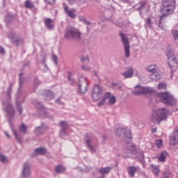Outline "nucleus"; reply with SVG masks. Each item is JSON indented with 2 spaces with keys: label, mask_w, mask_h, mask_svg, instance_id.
I'll use <instances>...</instances> for the list:
<instances>
[{
  "label": "nucleus",
  "mask_w": 178,
  "mask_h": 178,
  "mask_svg": "<svg viewBox=\"0 0 178 178\" xmlns=\"http://www.w3.org/2000/svg\"><path fill=\"white\" fill-rule=\"evenodd\" d=\"M175 9H176V0H163L161 1V12L162 15L160 17L159 23V27H160V29H163V27L161 26L163 17H165L166 15L173 13Z\"/></svg>",
  "instance_id": "nucleus-1"
},
{
  "label": "nucleus",
  "mask_w": 178,
  "mask_h": 178,
  "mask_svg": "<svg viewBox=\"0 0 178 178\" xmlns=\"http://www.w3.org/2000/svg\"><path fill=\"white\" fill-rule=\"evenodd\" d=\"M12 84L10 85L9 88H8V90L6 92L7 98L4 99L2 101L3 104V110L5 111L6 113L7 114L8 119L9 122L13 119V117L15 116V108H13V106L11 103L10 99V94L12 93Z\"/></svg>",
  "instance_id": "nucleus-2"
},
{
  "label": "nucleus",
  "mask_w": 178,
  "mask_h": 178,
  "mask_svg": "<svg viewBox=\"0 0 178 178\" xmlns=\"http://www.w3.org/2000/svg\"><path fill=\"white\" fill-rule=\"evenodd\" d=\"M168 115H170V112H169L168 108H160L152 113L150 122L154 124H161L162 120H166Z\"/></svg>",
  "instance_id": "nucleus-3"
},
{
  "label": "nucleus",
  "mask_w": 178,
  "mask_h": 178,
  "mask_svg": "<svg viewBox=\"0 0 178 178\" xmlns=\"http://www.w3.org/2000/svg\"><path fill=\"white\" fill-rule=\"evenodd\" d=\"M158 97L160 101L165 104L166 106H174L177 104V100L175 98V96L169 92H159Z\"/></svg>",
  "instance_id": "nucleus-4"
},
{
  "label": "nucleus",
  "mask_w": 178,
  "mask_h": 178,
  "mask_svg": "<svg viewBox=\"0 0 178 178\" xmlns=\"http://www.w3.org/2000/svg\"><path fill=\"white\" fill-rule=\"evenodd\" d=\"M66 40H72L73 41H81V33L79 29L70 26L65 30L64 35Z\"/></svg>",
  "instance_id": "nucleus-5"
},
{
  "label": "nucleus",
  "mask_w": 178,
  "mask_h": 178,
  "mask_svg": "<svg viewBox=\"0 0 178 178\" xmlns=\"http://www.w3.org/2000/svg\"><path fill=\"white\" fill-rule=\"evenodd\" d=\"M166 56L168 60L172 58V63L168 62V66L170 67L171 70V77H173V72L177 70L178 67V60L177 58L175 56V52L171 49H168L166 53Z\"/></svg>",
  "instance_id": "nucleus-6"
},
{
  "label": "nucleus",
  "mask_w": 178,
  "mask_h": 178,
  "mask_svg": "<svg viewBox=\"0 0 178 178\" xmlns=\"http://www.w3.org/2000/svg\"><path fill=\"white\" fill-rule=\"evenodd\" d=\"M120 37L121 38V41L123 44L124 47V56L125 58H130V42H129V39L127 38V36H126V33H120Z\"/></svg>",
  "instance_id": "nucleus-7"
},
{
  "label": "nucleus",
  "mask_w": 178,
  "mask_h": 178,
  "mask_svg": "<svg viewBox=\"0 0 178 178\" xmlns=\"http://www.w3.org/2000/svg\"><path fill=\"white\" fill-rule=\"evenodd\" d=\"M102 92H104V89L99 84H95L93 86L91 92V97L93 101H99L101 97H102Z\"/></svg>",
  "instance_id": "nucleus-8"
},
{
  "label": "nucleus",
  "mask_w": 178,
  "mask_h": 178,
  "mask_svg": "<svg viewBox=\"0 0 178 178\" xmlns=\"http://www.w3.org/2000/svg\"><path fill=\"white\" fill-rule=\"evenodd\" d=\"M77 86L79 94H86V92L88 91V82H87V78L81 76Z\"/></svg>",
  "instance_id": "nucleus-9"
},
{
  "label": "nucleus",
  "mask_w": 178,
  "mask_h": 178,
  "mask_svg": "<svg viewBox=\"0 0 178 178\" xmlns=\"http://www.w3.org/2000/svg\"><path fill=\"white\" fill-rule=\"evenodd\" d=\"M152 91L151 88L137 85L135 86V90L132 91V94H134V95H145L146 94H151Z\"/></svg>",
  "instance_id": "nucleus-10"
},
{
  "label": "nucleus",
  "mask_w": 178,
  "mask_h": 178,
  "mask_svg": "<svg viewBox=\"0 0 178 178\" xmlns=\"http://www.w3.org/2000/svg\"><path fill=\"white\" fill-rule=\"evenodd\" d=\"M33 105H35V106H36L39 109V111H40V114L43 118L54 119V117L49 113H48V112H47V110H45L44 105H42V104L38 100H37L36 99H34L33 100Z\"/></svg>",
  "instance_id": "nucleus-11"
},
{
  "label": "nucleus",
  "mask_w": 178,
  "mask_h": 178,
  "mask_svg": "<svg viewBox=\"0 0 178 178\" xmlns=\"http://www.w3.org/2000/svg\"><path fill=\"white\" fill-rule=\"evenodd\" d=\"M60 136L61 138L65 137V136H67V129H69V124L66 121H61L60 122Z\"/></svg>",
  "instance_id": "nucleus-12"
},
{
  "label": "nucleus",
  "mask_w": 178,
  "mask_h": 178,
  "mask_svg": "<svg viewBox=\"0 0 178 178\" xmlns=\"http://www.w3.org/2000/svg\"><path fill=\"white\" fill-rule=\"evenodd\" d=\"M22 176V178H30V176H31V171L30 170V163H24L23 164Z\"/></svg>",
  "instance_id": "nucleus-13"
},
{
  "label": "nucleus",
  "mask_w": 178,
  "mask_h": 178,
  "mask_svg": "<svg viewBox=\"0 0 178 178\" xmlns=\"http://www.w3.org/2000/svg\"><path fill=\"white\" fill-rule=\"evenodd\" d=\"M48 130V126L44 122H42L40 126L36 127L34 129V133L36 136H41Z\"/></svg>",
  "instance_id": "nucleus-14"
},
{
  "label": "nucleus",
  "mask_w": 178,
  "mask_h": 178,
  "mask_svg": "<svg viewBox=\"0 0 178 178\" xmlns=\"http://www.w3.org/2000/svg\"><path fill=\"white\" fill-rule=\"evenodd\" d=\"M170 143L171 145H176V144H178V127H175L170 136Z\"/></svg>",
  "instance_id": "nucleus-15"
},
{
  "label": "nucleus",
  "mask_w": 178,
  "mask_h": 178,
  "mask_svg": "<svg viewBox=\"0 0 178 178\" xmlns=\"http://www.w3.org/2000/svg\"><path fill=\"white\" fill-rule=\"evenodd\" d=\"M85 143L86 145L87 148L91 151L92 154H95V146L92 145L91 143V139L90 138V135L86 134L85 135Z\"/></svg>",
  "instance_id": "nucleus-16"
},
{
  "label": "nucleus",
  "mask_w": 178,
  "mask_h": 178,
  "mask_svg": "<svg viewBox=\"0 0 178 178\" xmlns=\"http://www.w3.org/2000/svg\"><path fill=\"white\" fill-rule=\"evenodd\" d=\"M43 22L44 23V25L46 26L47 29H48L49 30H52L54 29V24H52V19L51 18H44L43 19Z\"/></svg>",
  "instance_id": "nucleus-17"
},
{
  "label": "nucleus",
  "mask_w": 178,
  "mask_h": 178,
  "mask_svg": "<svg viewBox=\"0 0 178 178\" xmlns=\"http://www.w3.org/2000/svg\"><path fill=\"white\" fill-rule=\"evenodd\" d=\"M44 97L46 101H51V99H54L55 95L51 90H45L44 92Z\"/></svg>",
  "instance_id": "nucleus-18"
},
{
  "label": "nucleus",
  "mask_w": 178,
  "mask_h": 178,
  "mask_svg": "<svg viewBox=\"0 0 178 178\" xmlns=\"http://www.w3.org/2000/svg\"><path fill=\"white\" fill-rule=\"evenodd\" d=\"M134 74V69L129 68L125 72L122 74V76L125 77V79H130L131 77H133Z\"/></svg>",
  "instance_id": "nucleus-19"
},
{
  "label": "nucleus",
  "mask_w": 178,
  "mask_h": 178,
  "mask_svg": "<svg viewBox=\"0 0 178 178\" xmlns=\"http://www.w3.org/2000/svg\"><path fill=\"white\" fill-rule=\"evenodd\" d=\"M140 169L138 167L136 166H129L128 168V173L130 176V177H134V175H136V172Z\"/></svg>",
  "instance_id": "nucleus-20"
},
{
  "label": "nucleus",
  "mask_w": 178,
  "mask_h": 178,
  "mask_svg": "<svg viewBox=\"0 0 178 178\" xmlns=\"http://www.w3.org/2000/svg\"><path fill=\"white\" fill-rule=\"evenodd\" d=\"M64 10L65 13H67V15H68V16H70V17H71L72 19L76 18V14H74V12L73 10H69V7H67V6H64Z\"/></svg>",
  "instance_id": "nucleus-21"
},
{
  "label": "nucleus",
  "mask_w": 178,
  "mask_h": 178,
  "mask_svg": "<svg viewBox=\"0 0 178 178\" xmlns=\"http://www.w3.org/2000/svg\"><path fill=\"white\" fill-rule=\"evenodd\" d=\"M127 149H128V154H136V151H137V147H136V145L129 144L127 145Z\"/></svg>",
  "instance_id": "nucleus-22"
},
{
  "label": "nucleus",
  "mask_w": 178,
  "mask_h": 178,
  "mask_svg": "<svg viewBox=\"0 0 178 178\" xmlns=\"http://www.w3.org/2000/svg\"><path fill=\"white\" fill-rule=\"evenodd\" d=\"M47 154V150L44 148H37L34 151L35 155H45Z\"/></svg>",
  "instance_id": "nucleus-23"
},
{
  "label": "nucleus",
  "mask_w": 178,
  "mask_h": 178,
  "mask_svg": "<svg viewBox=\"0 0 178 178\" xmlns=\"http://www.w3.org/2000/svg\"><path fill=\"white\" fill-rule=\"evenodd\" d=\"M66 170V168L62 165H57L55 168V172L56 173H63Z\"/></svg>",
  "instance_id": "nucleus-24"
},
{
  "label": "nucleus",
  "mask_w": 178,
  "mask_h": 178,
  "mask_svg": "<svg viewBox=\"0 0 178 178\" xmlns=\"http://www.w3.org/2000/svg\"><path fill=\"white\" fill-rule=\"evenodd\" d=\"M24 42V40H23V38H19L13 40V44L14 45H16V47H19V45H23Z\"/></svg>",
  "instance_id": "nucleus-25"
},
{
  "label": "nucleus",
  "mask_w": 178,
  "mask_h": 178,
  "mask_svg": "<svg viewBox=\"0 0 178 178\" xmlns=\"http://www.w3.org/2000/svg\"><path fill=\"white\" fill-rule=\"evenodd\" d=\"M11 128L13 130V134H14L16 140L18 141L19 144H22V137H20L19 134H17V132H16V131L13 129V126L11 125Z\"/></svg>",
  "instance_id": "nucleus-26"
},
{
  "label": "nucleus",
  "mask_w": 178,
  "mask_h": 178,
  "mask_svg": "<svg viewBox=\"0 0 178 178\" xmlns=\"http://www.w3.org/2000/svg\"><path fill=\"white\" fill-rule=\"evenodd\" d=\"M111 167H106L99 170V173L102 175H108L111 172Z\"/></svg>",
  "instance_id": "nucleus-27"
},
{
  "label": "nucleus",
  "mask_w": 178,
  "mask_h": 178,
  "mask_svg": "<svg viewBox=\"0 0 178 178\" xmlns=\"http://www.w3.org/2000/svg\"><path fill=\"white\" fill-rule=\"evenodd\" d=\"M124 138H128V140H131V131L130 129H124Z\"/></svg>",
  "instance_id": "nucleus-28"
},
{
  "label": "nucleus",
  "mask_w": 178,
  "mask_h": 178,
  "mask_svg": "<svg viewBox=\"0 0 178 178\" xmlns=\"http://www.w3.org/2000/svg\"><path fill=\"white\" fill-rule=\"evenodd\" d=\"M19 130L23 134H26V133H27V127L24 123H22V125L19 127Z\"/></svg>",
  "instance_id": "nucleus-29"
},
{
  "label": "nucleus",
  "mask_w": 178,
  "mask_h": 178,
  "mask_svg": "<svg viewBox=\"0 0 178 178\" xmlns=\"http://www.w3.org/2000/svg\"><path fill=\"white\" fill-rule=\"evenodd\" d=\"M150 79L152 80H154L155 81H156L159 80V79H161V75L156 74V72H153V74L150 75Z\"/></svg>",
  "instance_id": "nucleus-30"
},
{
  "label": "nucleus",
  "mask_w": 178,
  "mask_h": 178,
  "mask_svg": "<svg viewBox=\"0 0 178 178\" xmlns=\"http://www.w3.org/2000/svg\"><path fill=\"white\" fill-rule=\"evenodd\" d=\"M80 59L82 63H90V57L88 56H81Z\"/></svg>",
  "instance_id": "nucleus-31"
},
{
  "label": "nucleus",
  "mask_w": 178,
  "mask_h": 178,
  "mask_svg": "<svg viewBox=\"0 0 178 178\" xmlns=\"http://www.w3.org/2000/svg\"><path fill=\"white\" fill-rule=\"evenodd\" d=\"M146 70L148 71L149 73H156V68L155 65H149L147 67H146Z\"/></svg>",
  "instance_id": "nucleus-32"
},
{
  "label": "nucleus",
  "mask_w": 178,
  "mask_h": 178,
  "mask_svg": "<svg viewBox=\"0 0 178 178\" xmlns=\"http://www.w3.org/2000/svg\"><path fill=\"white\" fill-rule=\"evenodd\" d=\"M25 7L27 8V9L34 8V3L31 2L30 0H26L25 1Z\"/></svg>",
  "instance_id": "nucleus-33"
},
{
  "label": "nucleus",
  "mask_w": 178,
  "mask_h": 178,
  "mask_svg": "<svg viewBox=\"0 0 178 178\" xmlns=\"http://www.w3.org/2000/svg\"><path fill=\"white\" fill-rule=\"evenodd\" d=\"M165 154H166V152H162L159 155V161H160V162H165V161H166V156H165Z\"/></svg>",
  "instance_id": "nucleus-34"
},
{
  "label": "nucleus",
  "mask_w": 178,
  "mask_h": 178,
  "mask_svg": "<svg viewBox=\"0 0 178 178\" xmlns=\"http://www.w3.org/2000/svg\"><path fill=\"white\" fill-rule=\"evenodd\" d=\"M123 130H124V129L121 127L118 128L115 131V136H117V137H120V136H122V133H123Z\"/></svg>",
  "instance_id": "nucleus-35"
},
{
  "label": "nucleus",
  "mask_w": 178,
  "mask_h": 178,
  "mask_svg": "<svg viewBox=\"0 0 178 178\" xmlns=\"http://www.w3.org/2000/svg\"><path fill=\"white\" fill-rule=\"evenodd\" d=\"M69 81H70V84L73 86L74 83V80H73V75L72 74V72H68V77H67Z\"/></svg>",
  "instance_id": "nucleus-36"
},
{
  "label": "nucleus",
  "mask_w": 178,
  "mask_h": 178,
  "mask_svg": "<svg viewBox=\"0 0 178 178\" xmlns=\"http://www.w3.org/2000/svg\"><path fill=\"white\" fill-rule=\"evenodd\" d=\"M168 86L165 83H160L158 84L159 90H166Z\"/></svg>",
  "instance_id": "nucleus-37"
},
{
  "label": "nucleus",
  "mask_w": 178,
  "mask_h": 178,
  "mask_svg": "<svg viewBox=\"0 0 178 178\" xmlns=\"http://www.w3.org/2000/svg\"><path fill=\"white\" fill-rule=\"evenodd\" d=\"M172 34L174 37V40H175V41L178 39V31L176 29H173L172 31Z\"/></svg>",
  "instance_id": "nucleus-38"
},
{
  "label": "nucleus",
  "mask_w": 178,
  "mask_h": 178,
  "mask_svg": "<svg viewBox=\"0 0 178 178\" xmlns=\"http://www.w3.org/2000/svg\"><path fill=\"white\" fill-rule=\"evenodd\" d=\"M24 74L20 73L19 74V88L22 87V85L24 82V78H23Z\"/></svg>",
  "instance_id": "nucleus-39"
},
{
  "label": "nucleus",
  "mask_w": 178,
  "mask_h": 178,
  "mask_svg": "<svg viewBox=\"0 0 178 178\" xmlns=\"http://www.w3.org/2000/svg\"><path fill=\"white\" fill-rule=\"evenodd\" d=\"M138 159L142 164H144V153H140L138 157Z\"/></svg>",
  "instance_id": "nucleus-40"
},
{
  "label": "nucleus",
  "mask_w": 178,
  "mask_h": 178,
  "mask_svg": "<svg viewBox=\"0 0 178 178\" xmlns=\"http://www.w3.org/2000/svg\"><path fill=\"white\" fill-rule=\"evenodd\" d=\"M138 6V9H143V8H145V2H140L136 5Z\"/></svg>",
  "instance_id": "nucleus-41"
},
{
  "label": "nucleus",
  "mask_w": 178,
  "mask_h": 178,
  "mask_svg": "<svg viewBox=\"0 0 178 178\" xmlns=\"http://www.w3.org/2000/svg\"><path fill=\"white\" fill-rule=\"evenodd\" d=\"M6 23L7 25L10 24L11 22H12V16L10 15H8L6 18L5 20Z\"/></svg>",
  "instance_id": "nucleus-42"
},
{
  "label": "nucleus",
  "mask_w": 178,
  "mask_h": 178,
  "mask_svg": "<svg viewBox=\"0 0 178 178\" xmlns=\"http://www.w3.org/2000/svg\"><path fill=\"white\" fill-rule=\"evenodd\" d=\"M16 104H17V109H18L19 113L22 114V112L23 110L22 109V106L20 105V102H19V100H17Z\"/></svg>",
  "instance_id": "nucleus-43"
},
{
  "label": "nucleus",
  "mask_w": 178,
  "mask_h": 178,
  "mask_svg": "<svg viewBox=\"0 0 178 178\" xmlns=\"http://www.w3.org/2000/svg\"><path fill=\"white\" fill-rule=\"evenodd\" d=\"M0 161L3 163H5V162H7L8 161V158H6V156L1 154L0 155Z\"/></svg>",
  "instance_id": "nucleus-44"
},
{
  "label": "nucleus",
  "mask_w": 178,
  "mask_h": 178,
  "mask_svg": "<svg viewBox=\"0 0 178 178\" xmlns=\"http://www.w3.org/2000/svg\"><path fill=\"white\" fill-rule=\"evenodd\" d=\"M156 145L157 148H161L162 147V140H156Z\"/></svg>",
  "instance_id": "nucleus-45"
},
{
  "label": "nucleus",
  "mask_w": 178,
  "mask_h": 178,
  "mask_svg": "<svg viewBox=\"0 0 178 178\" xmlns=\"http://www.w3.org/2000/svg\"><path fill=\"white\" fill-rule=\"evenodd\" d=\"M116 102V97L115 96H112L110 97L109 103L110 104H115Z\"/></svg>",
  "instance_id": "nucleus-46"
},
{
  "label": "nucleus",
  "mask_w": 178,
  "mask_h": 178,
  "mask_svg": "<svg viewBox=\"0 0 178 178\" xmlns=\"http://www.w3.org/2000/svg\"><path fill=\"white\" fill-rule=\"evenodd\" d=\"M105 98L103 97V99L97 104L99 106H102V105H105Z\"/></svg>",
  "instance_id": "nucleus-47"
},
{
  "label": "nucleus",
  "mask_w": 178,
  "mask_h": 178,
  "mask_svg": "<svg viewBox=\"0 0 178 178\" xmlns=\"http://www.w3.org/2000/svg\"><path fill=\"white\" fill-rule=\"evenodd\" d=\"M146 23L148 25V27H151L152 24V21L151 20V18H147L146 20Z\"/></svg>",
  "instance_id": "nucleus-48"
},
{
  "label": "nucleus",
  "mask_w": 178,
  "mask_h": 178,
  "mask_svg": "<svg viewBox=\"0 0 178 178\" xmlns=\"http://www.w3.org/2000/svg\"><path fill=\"white\" fill-rule=\"evenodd\" d=\"M52 59H53L55 65H58V57L56 55H53Z\"/></svg>",
  "instance_id": "nucleus-49"
},
{
  "label": "nucleus",
  "mask_w": 178,
  "mask_h": 178,
  "mask_svg": "<svg viewBox=\"0 0 178 178\" xmlns=\"http://www.w3.org/2000/svg\"><path fill=\"white\" fill-rule=\"evenodd\" d=\"M153 172L156 175V176H158V175H159V169H158V168H154Z\"/></svg>",
  "instance_id": "nucleus-50"
},
{
  "label": "nucleus",
  "mask_w": 178,
  "mask_h": 178,
  "mask_svg": "<svg viewBox=\"0 0 178 178\" xmlns=\"http://www.w3.org/2000/svg\"><path fill=\"white\" fill-rule=\"evenodd\" d=\"M82 69L83 70H86V72H88L90 70L91 68H90V67L86 66V65H82Z\"/></svg>",
  "instance_id": "nucleus-51"
},
{
  "label": "nucleus",
  "mask_w": 178,
  "mask_h": 178,
  "mask_svg": "<svg viewBox=\"0 0 178 178\" xmlns=\"http://www.w3.org/2000/svg\"><path fill=\"white\" fill-rule=\"evenodd\" d=\"M111 92H106V94L103 98H105V99L106 100L107 98H111Z\"/></svg>",
  "instance_id": "nucleus-52"
},
{
  "label": "nucleus",
  "mask_w": 178,
  "mask_h": 178,
  "mask_svg": "<svg viewBox=\"0 0 178 178\" xmlns=\"http://www.w3.org/2000/svg\"><path fill=\"white\" fill-rule=\"evenodd\" d=\"M44 1L49 5H54L55 3V0H44Z\"/></svg>",
  "instance_id": "nucleus-53"
},
{
  "label": "nucleus",
  "mask_w": 178,
  "mask_h": 178,
  "mask_svg": "<svg viewBox=\"0 0 178 178\" xmlns=\"http://www.w3.org/2000/svg\"><path fill=\"white\" fill-rule=\"evenodd\" d=\"M170 174L169 172H164L163 174V177L162 178H169Z\"/></svg>",
  "instance_id": "nucleus-54"
},
{
  "label": "nucleus",
  "mask_w": 178,
  "mask_h": 178,
  "mask_svg": "<svg viewBox=\"0 0 178 178\" xmlns=\"http://www.w3.org/2000/svg\"><path fill=\"white\" fill-rule=\"evenodd\" d=\"M56 103L58 104L59 105H63V102H60V99H56Z\"/></svg>",
  "instance_id": "nucleus-55"
},
{
  "label": "nucleus",
  "mask_w": 178,
  "mask_h": 178,
  "mask_svg": "<svg viewBox=\"0 0 178 178\" xmlns=\"http://www.w3.org/2000/svg\"><path fill=\"white\" fill-rule=\"evenodd\" d=\"M83 23H84L85 24H87L88 26L91 25V22H90V21H88V20H86V19H83Z\"/></svg>",
  "instance_id": "nucleus-56"
},
{
  "label": "nucleus",
  "mask_w": 178,
  "mask_h": 178,
  "mask_svg": "<svg viewBox=\"0 0 178 178\" xmlns=\"http://www.w3.org/2000/svg\"><path fill=\"white\" fill-rule=\"evenodd\" d=\"M0 54H5V49L2 47H0Z\"/></svg>",
  "instance_id": "nucleus-57"
},
{
  "label": "nucleus",
  "mask_w": 178,
  "mask_h": 178,
  "mask_svg": "<svg viewBox=\"0 0 178 178\" xmlns=\"http://www.w3.org/2000/svg\"><path fill=\"white\" fill-rule=\"evenodd\" d=\"M152 133H156V128L152 129Z\"/></svg>",
  "instance_id": "nucleus-58"
},
{
  "label": "nucleus",
  "mask_w": 178,
  "mask_h": 178,
  "mask_svg": "<svg viewBox=\"0 0 178 178\" xmlns=\"http://www.w3.org/2000/svg\"><path fill=\"white\" fill-rule=\"evenodd\" d=\"M103 141H106V136H103Z\"/></svg>",
  "instance_id": "nucleus-59"
},
{
  "label": "nucleus",
  "mask_w": 178,
  "mask_h": 178,
  "mask_svg": "<svg viewBox=\"0 0 178 178\" xmlns=\"http://www.w3.org/2000/svg\"><path fill=\"white\" fill-rule=\"evenodd\" d=\"M6 136L8 137V138H10V136H9V134L6 132Z\"/></svg>",
  "instance_id": "nucleus-60"
},
{
  "label": "nucleus",
  "mask_w": 178,
  "mask_h": 178,
  "mask_svg": "<svg viewBox=\"0 0 178 178\" xmlns=\"http://www.w3.org/2000/svg\"><path fill=\"white\" fill-rule=\"evenodd\" d=\"M80 20H81V22H84V20H86V18L82 17V18L80 19Z\"/></svg>",
  "instance_id": "nucleus-61"
},
{
  "label": "nucleus",
  "mask_w": 178,
  "mask_h": 178,
  "mask_svg": "<svg viewBox=\"0 0 178 178\" xmlns=\"http://www.w3.org/2000/svg\"><path fill=\"white\" fill-rule=\"evenodd\" d=\"M122 2H129V0H122Z\"/></svg>",
  "instance_id": "nucleus-62"
},
{
  "label": "nucleus",
  "mask_w": 178,
  "mask_h": 178,
  "mask_svg": "<svg viewBox=\"0 0 178 178\" xmlns=\"http://www.w3.org/2000/svg\"><path fill=\"white\" fill-rule=\"evenodd\" d=\"M70 2H76V0H70Z\"/></svg>",
  "instance_id": "nucleus-63"
},
{
  "label": "nucleus",
  "mask_w": 178,
  "mask_h": 178,
  "mask_svg": "<svg viewBox=\"0 0 178 178\" xmlns=\"http://www.w3.org/2000/svg\"><path fill=\"white\" fill-rule=\"evenodd\" d=\"M100 178H105V177H104V175H102Z\"/></svg>",
  "instance_id": "nucleus-64"
}]
</instances>
